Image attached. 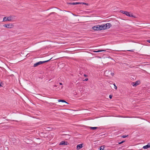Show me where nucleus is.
Masks as SVG:
<instances>
[{
  "mask_svg": "<svg viewBox=\"0 0 150 150\" xmlns=\"http://www.w3.org/2000/svg\"><path fill=\"white\" fill-rule=\"evenodd\" d=\"M120 12L125 14L126 16L132 17H135L134 16L132 13H130V12L127 11H124L122 10H120Z\"/></svg>",
  "mask_w": 150,
  "mask_h": 150,
  "instance_id": "1",
  "label": "nucleus"
},
{
  "mask_svg": "<svg viewBox=\"0 0 150 150\" xmlns=\"http://www.w3.org/2000/svg\"><path fill=\"white\" fill-rule=\"evenodd\" d=\"M67 4H69L70 5H76L79 4H85L86 5H88V3H80V2H71V3H68Z\"/></svg>",
  "mask_w": 150,
  "mask_h": 150,
  "instance_id": "2",
  "label": "nucleus"
},
{
  "mask_svg": "<svg viewBox=\"0 0 150 150\" xmlns=\"http://www.w3.org/2000/svg\"><path fill=\"white\" fill-rule=\"evenodd\" d=\"M99 25L93 26L92 27V29L94 30H100V27H99Z\"/></svg>",
  "mask_w": 150,
  "mask_h": 150,
  "instance_id": "3",
  "label": "nucleus"
},
{
  "mask_svg": "<svg viewBox=\"0 0 150 150\" xmlns=\"http://www.w3.org/2000/svg\"><path fill=\"white\" fill-rule=\"evenodd\" d=\"M12 17L11 16L9 17H5L4 18L3 20L4 21H11V18Z\"/></svg>",
  "mask_w": 150,
  "mask_h": 150,
  "instance_id": "4",
  "label": "nucleus"
},
{
  "mask_svg": "<svg viewBox=\"0 0 150 150\" xmlns=\"http://www.w3.org/2000/svg\"><path fill=\"white\" fill-rule=\"evenodd\" d=\"M68 144H69V143L67 142L64 141H61L59 144V145H67Z\"/></svg>",
  "mask_w": 150,
  "mask_h": 150,
  "instance_id": "5",
  "label": "nucleus"
},
{
  "mask_svg": "<svg viewBox=\"0 0 150 150\" xmlns=\"http://www.w3.org/2000/svg\"><path fill=\"white\" fill-rule=\"evenodd\" d=\"M140 83V82L139 81H136L135 82H133L132 83V85L133 86H136L138 85H139V84Z\"/></svg>",
  "mask_w": 150,
  "mask_h": 150,
  "instance_id": "6",
  "label": "nucleus"
},
{
  "mask_svg": "<svg viewBox=\"0 0 150 150\" xmlns=\"http://www.w3.org/2000/svg\"><path fill=\"white\" fill-rule=\"evenodd\" d=\"M105 25V27H106V29H108L110 28L111 26V24L110 23H107Z\"/></svg>",
  "mask_w": 150,
  "mask_h": 150,
  "instance_id": "7",
  "label": "nucleus"
},
{
  "mask_svg": "<svg viewBox=\"0 0 150 150\" xmlns=\"http://www.w3.org/2000/svg\"><path fill=\"white\" fill-rule=\"evenodd\" d=\"M100 27V30H105L106 29V27H105V25H102L99 26V27Z\"/></svg>",
  "mask_w": 150,
  "mask_h": 150,
  "instance_id": "8",
  "label": "nucleus"
},
{
  "mask_svg": "<svg viewBox=\"0 0 150 150\" xmlns=\"http://www.w3.org/2000/svg\"><path fill=\"white\" fill-rule=\"evenodd\" d=\"M149 147H150V143H148L147 145L144 146L143 147V148L146 149Z\"/></svg>",
  "mask_w": 150,
  "mask_h": 150,
  "instance_id": "9",
  "label": "nucleus"
},
{
  "mask_svg": "<svg viewBox=\"0 0 150 150\" xmlns=\"http://www.w3.org/2000/svg\"><path fill=\"white\" fill-rule=\"evenodd\" d=\"M82 144H79L77 145L76 146V149L77 150H79L83 147Z\"/></svg>",
  "mask_w": 150,
  "mask_h": 150,
  "instance_id": "10",
  "label": "nucleus"
},
{
  "mask_svg": "<svg viewBox=\"0 0 150 150\" xmlns=\"http://www.w3.org/2000/svg\"><path fill=\"white\" fill-rule=\"evenodd\" d=\"M13 27V25L11 23L7 24V28H11Z\"/></svg>",
  "mask_w": 150,
  "mask_h": 150,
  "instance_id": "11",
  "label": "nucleus"
},
{
  "mask_svg": "<svg viewBox=\"0 0 150 150\" xmlns=\"http://www.w3.org/2000/svg\"><path fill=\"white\" fill-rule=\"evenodd\" d=\"M41 64L40 61H39L38 62H37L34 64L33 65V67H36L40 65Z\"/></svg>",
  "mask_w": 150,
  "mask_h": 150,
  "instance_id": "12",
  "label": "nucleus"
},
{
  "mask_svg": "<svg viewBox=\"0 0 150 150\" xmlns=\"http://www.w3.org/2000/svg\"><path fill=\"white\" fill-rule=\"evenodd\" d=\"M89 128L93 130H94L98 128L97 127H89Z\"/></svg>",
  "mask_w": 150,
  "mask_h": 150,
  "instance_id": "13",
  "label": "nucleus"
},
{
  "mask_svg": "<svg viewBox=\"0 0 150 150\" xmlns=\"http://www.w3.org/2000/svg\"><path fill=\"white\" fill-rule=\"evenodd\" d=\"M105 51V50H98L96 51H94L93 52H100Z\"/></svg>",
  "mask_w": 150,
  "mask_h": 150,
  "instance_id": "14",
  "label": "nucleus"
},
{
  "mask_svg": "<svg viewBox=\"0 0 150 150\" xmlns=\"http://www.w3.org/2000/svg\"><path fill=\"white\" fill-rule=\"evenodd\" d=\"M104 146H102L100 147V150H104Z\"/></svg>",
  "mask_w": 150,
  "mask_h": 150,
  "instance_id": "15",
  "label": "nucleus"
},
{
  "mask_svg": "<svg viewBox=\"0 0 150 150\" xmlns=\"http://www.w3.org/2000/svg\"><path fill=\"white\" fill-rule=\"evenodd\" d=\"M59 102H65V101L64 100H58Z\"/></svg>",
  "mask_w": 150,
  "mask_h": 150,
  "instance_id": "16",
  "label": "nucleus"
},
{
  "mask_svg": "<svg viewBox=\"0 0 150 150\" xmlns=\"http://www.w3.org/2000/svg\"><path fill=\"white\" fill-rule=\"evenodd\" d=\"M128 137V135H122L121 136V137H122V138H125L126 137Z\"/></svg>",
  "mask_w": 150,
  "mask_h": 150,
  "instance_id": "17",
  "label": "nucleus"
},
{
  "mask_svg": "<svg viewBox=\"0 0 150 150\" xmlns=\"http://www.w3.org/2000/svg\"><path fill=\"white\" fill-rule=\"evenodd\" d=\"M52 58H51L50 59H49V60H47L44 61V63H46V62H49L50 61V60L52 59Z\"/></svg>",
  "mask_w": 150,
  "mask_h": 150,
  "instance_id": "18",
  "label": "nucleus"
},
{
  "mask_svg": "<svg viewBox=\"0 0 150 150\" xmlns=\"http://www.w3.org/2000/svg\"><path fill=\"white\" fill-rule=\"evenodd\" d=\"M113 85L114 86V88L115 89H117V87L116 86L115 84L114 83L113 84Z\"/></svg>",
  "mask_w": 150,
  "mask_h": 150,
  "instance_id": "19",
  "label": "nucleus"
},
{
  "mask_svg": "<svg viewBox=\"0 0 150 150\" xmlns=\"http://www.w3.org/2000/svg\"><path fill=\"white\" fill-rule=\"evenodd\" d=\"M125 142V141H122L120 142H119V144H122L123 143V142Z\"/></svg>",
  "mask_w": 150,
  "mask_h": 150,
  "instance_id": "20",
  "label": "nucleus"
},
{
  "mask_svg": "<svg viewBox=\"0 0 150 150\" xmlns=\"http://www.w3.org/2000/svg\"><path fill=\"white\" fill-rule=\"evenodd\" d=\"M112 95H110L109 96V98L110 99H111L112 98Z\"/></svg>",
  "mask_w": 150,
  "mask_h": 150,
  "instance_id": "21",
  "label": "nucleus"
},
{
  "mask_svg": "<svg viewBox=\"0 0 150 150\" xmlns=\"http://www.w3.org/2000/svg\"><path fill=\"white\" fill-rule=\"evenodd\" d=\"M127 51H128L130 52H134L133 50H127Z\"/></svg>",
  "mask_w": 150,
  "mask_h": 150,
  "instance_id": "22",
  "label": "nucleus"
},
{
  "mask_svg": "<svg viewBox=\"0 0 150 150\" xmlns=\"http://www.w3.org/2000/svg\"><path fill=\"white\" fill-rule=\"evenodd\" d=\"M57 8L56 7H51L50 8H48V10L51 9H52V8Z\"/></svg>",
  "mask_w": 150,
  "mask_h": 150,
  "instance_id": "23",
  "label": "nucleus"
},
{
  "mask_svg": "<svg viewBox=\"0 0 150 150\" xmlns=\"http://www.w3.org/2000/svg\"><path fill=\"white\" fill-rule=\"evenodd\" d=\"M40 63H41V64L45 63L44 61H40Z\"/></svg>",
  "mask_w": 150,
  "mask_h": 150,
  "instance_id": "24",
  "label": "nucleus"
},
{
  "mask_svg": "<svg viewBox=\"0 0 150 150\" xmlns=\"http://www.w3.org/2000/svg\"><path fill=\"white\" fill-rule=\"evenodd\" d=\"M4 27H6L7 28V24H5L4 25Z\"/></svg>",
  "mask_w": 150,
  "mask_h": 150,
  "instance_id": "25",
  "label": "nucleus"
},
{
  "mask_svg": "<svg viewBox=\"0 0 150 150\" xmlns=\"http://www.w3.org/2000/svg\"><path fill=\"white\" fill-rule=\"evenodd\" d=\"M88 80V78H86L85 80H84V81H87Z\"/></svg>",
  "mask_w": 150,
  "mask_h": 150,
  "instance_id": "26",
  "label": "nucleus"
},
{
  "mask_svg": "<svg viewBox=\"0 0 150 150\" xmlns=\"http://www.w3.org/2000/svg\"><path fill=\"white\" fill-rule=\"evenodd\" d=\"M147 42L150 43V40H147Z\"/></svg>",
  "mask_w": 150,
  "mask_h": 150,
  "instance_id": "27",
  "label": "nucleus"
},
{
  "mask_svg": "<svg viewBox=\"0 0 150 150\" xmlns=\"http://www.w3.org/2000/svg\"><path fill=\"white\" fill-rule=\"evenodd\" d=\"M111 74L112 75V76H113L114 75V73H111Z\"/></svg>",
  "mask_w": 150,
  "mask_h": 150,
  "instance_id": "28",
  "label": "nucleus"
},
{
  "mask_svg": "<svg viewBox=\"0 0 150 150\" xmlns=\"http://www.w3.org/2000/svg\"><path fill=\"white\" fill-rule=\"evenodd\" d=\"M84 76L85 77H87V75H86V74H84Z\"/></svg>",
  "mask_w": 150,
  "mask_h": 150,
  "instance_id": "29",
  "label": "nucleus"
},
{
  "mask_svg": "<svg viewBox=\"0 0 150 150\" xmlns=\"http://www.w3.org/2000/svg\"><path fill=\"white\" fill-rule=\"evenodd\" d=\"M64 103H66L67 104H69V103H67V102L66 101H65V102H64Z\"/></svg>",
  "mask_w": 150,
  "mask_h": 150,
  "instance_id": "30",
  "label": "nucleus"
},
{
  "mask_svg": "<svg viewBox=\"0 0 150 150\" xmlns=\"http://www.w3.org/2000/svg\"><path fill=\"white\" fill-rule=\"evenodd\" d=\"M59 83V84L60 85H62V84L61 83Z\"/></svg>",
  "mask_w": 150,
  "mask_h": 150,
  "instance_id": "31",
  "label": "nucleus"
},
{
  "mask_svg": "<svg viewBox=\"0 0 150 150\" xmlns=\"http://www.w3.org/2000/svg\"><path fill=\"white\" fill-rule=\"evenodd\" d=\"M1 86V84H0V86Z\"/></svg>",
  "mask_w": 150,
  "mask_h": 150,
  "instance_id": "32",
  "label": "nucleus"
},
{
  "mask_svg": "<svg viewBox=\"0 0 150 150\" xmlns=\"http://www.w3.org/2000/svg\"><path fill=\"white\" fill-rule=\"evenodd\" d=\"M58 9H59V8H57Z\"/></svg>",
  "mask_w": 150,
  "mask_h": 150,
  "instance_id": "33",
  "label": "nucleus"
}]
</instances>
